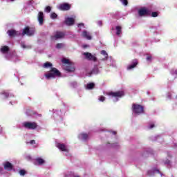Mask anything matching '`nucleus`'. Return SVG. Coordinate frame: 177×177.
Returning <instances> with one entry per match:
<instances>
[{
	"label": "nucleus",
	"instance_id": "nucleus-1",
	"mask_svg": "<svg viewBox=\"0 0 177 177\" xmlns=\"http://www.w3.org/2000/svg\"><path fill=\"white\" fill-rule=\"evenodd\" d=\"M7 34L11 38L13 37H19V35H21V37H24V35H28V37H32V35L35 34V29L34 28L26 27L23 30L21 33H20L19 31H16L15 29H11L7 31Z\"/></svg>",
	"mask_w": 177,
	"mask_h": 177
},
{
	"label": "nucleus",
	"instance_id": "nucleus-2",
	"mask_svg": "<svg viewBox=\"0 0 177 177\" xmlns=\"http://www.w3.org/2000/svg\"><path fill=\"white\" fill-rule=\"evenodd\" d=\"M0 52L8 60H12V62H17L19 60V57L16 55V53L12 54L8 46H2L0 48Z\"/></svg>",
	"mask_w": 177,
	"mask_h": 177
},
{
	"label": "nucleus",
	"instance_id": "nucleus-3",
	"mask_svg": "<svg viewBox=\"0 0 177 177\" xmlns=\"http://www.w3.org/2000/svg\"><path fill=\"white\" fill-rule=\"evenodd\" d=\"M44 76L46 80H52L53 78H59L62 77V73L57 68H51L49 71L44 74Z\"/></svg>",
	"mask_w": 177,
	"mask_h": 177
},
{
	"label": "nucleus",
	"instance_id": "nucleus-4",
	"mask_svg": "<svg viewBox=\"0 0 177 177\" xmlns=\"http://www.w3.org/2000/svg\"><path fill=\"white\" fill-rule=\"evenodd\" d=\"M63 63L64 69L68 73H74L75 71V66H74V63L71 62L70 59L64 58L62 59Z\"/></svg>",
	"mask_w": 177,
	"mask_h": 177
},
{
	"label": "nucleus",
	"instance_id": "nucleus-5",
	"mask_svg": "<svg viewBox=\"0 0 177 177\" xmlns=\"http://www.w3.org/2000/svg\"><path fill=\"white\" fill-rule=\"evenodd\" d=\"M108 96L111 97L113 102H118L122 96H124V91L110 92L107 93Z\"/></svg>",
	"mask_w": 177,
	"mask_h": 177
},
{
	"label": "nucleus",
	"instance_id": "nucleus-6",
	"mask_svg": "<svg viewBox=\"0 0 177 177\" xmlns=\"http://www.w3.org/2000/svg\"><path fill=\"white\" fill-rule=\"evenodd\" d=\"M132 110L134 114H143L145 113V108L143 106L138 104H133L132 105Z\"/></svg>",
	"mask_w": 177,
	"mask_h": 177
},
{
	"label": "nucleus",
	"instance_id": "nucleus-7",
	"mask_svg": "<svg viewBox=\"0 0 177 177\" xmlns=\"http://www.w3.org/2000/svg\"><path fill=\"white\" fill-rule=\"evenodd\" d=\"M53 117L55 120V121H58V122H60L63 121V117H64V111H62L60 110H53Z\"/></svg>",
	"mask_w": 177,
	"mask_h": 177
},
{
	"label": "nucleus",
	"instance_id": "nucleus-8",
	"mask_svg": "<svg viewBox=\"0 0 177 177\" xmlns=\"http://www.w3.org/2000/svg\"><path fill=\"white\" fill-rule=\"evenodd\" d=\"M151 12L150 10L147 7H142L138 10V15L140 17H145L146 16H149Z\"/></svg>",
	"mask_w": 177,
	"mask_h": 177
},
{
	"label": "nucleus",
	"instance_id": "nucleus-9",
	"mask_svg": "<svg viewBox=\"0 0 177 177\" xmlns=\"http://www.w3.org/2000/svg\"><path fill=\"white\" fill-rule=\"evenodd\" d=\"M85 59L90 60L91 62H97V55L96 53H83Z\"/></svg>",
	"mask_w": 177,
	"mask_h": 177
},
{
	"label": "nucleus",
	"instance_id": "nucleus-10",
	"mask_svg": "<svg viewBox=\"0 0 177 177\" xmlns=\"http://www.w3.org/2000/svg\"><path fill=\"white\" fill-rule=\"evenodd\" d=\"M22 126L26 129H35L38 127L35 122H24Z\"/></svg>",
	"mask_w": 177,
	"mask_h": 177
},
{
	"label": "nucleus",
	"instance_id": "nucleus-11",
	"mask_svg": "<svg viewBox=\"0 0 177 177\" xmlns=\"http://www.w3.org/2000/svg\"><path fill=\"white\" fill-rule=\"evenodd\" d=\"M66 34L63 32L57 31L55 32L52 36V41H57V39H62L64 37H65Z\"/></svg>",
	"mask_w": 177,
	"mask_h": 177
},
{
	"label": "nucleus",
	"instance_id": "nucleus-12",
	"mask_svg": "<svg viewBox=\"0 0 177 177\" xmlns=\"http://www.w3.org/2000/svg\"><path fill=\"white\" fill-rule=\"evenodd\" d=\"M56 147L61 150V151H64L65 156H68V146L63 143H57Z\"/></svg>",
	"mask_w": 177,
	"mask_h": 177
},
{
	"label": "nucleus",
	"instance_id": "nucleus-13",
	"mask_svg": "<svg viewBox=\"0 0 177 177\" xmlns=\"http://www.w3.org/2000/svg\"><path fill=\"white\" fill-rule=\"evenodd\" d=\"M100 54L101 56L98 59V62L100 63V62H106V63H107V62H109V59H110L109 57V54H107V52H106V50H102Z\"/></svg>",
	"mask_w": 177,
	"mask_h": 177
},
{
	"label": "nucleus",
	"instance_id": "nucleus-14",
	"mask_svg": "<svg viewBox=\"0 0 177 177\" xmlns=\"http://www.w3.org/2000/svg\"><path fill=\"white\" fill-rule=\"evenodd\" d=\"M57 8L59 10H70L71 9V5L68 3H62L58 5Z\"/></svg>",
	"mask_w": 177,
	"mask_h": 177
},
{
	"label": "nucleus",
	"instance_id": "nucleus-15",
	"mask_svg": "<svg viewBox=\"0 0 177 177\" xmlns=\"http://www.w3.org/2000/svg\"><path fill=\"white\" fill-rule=\"evenodd\" d=\"M136 66H138V59H133L131 63L127 66V71H132L133 68H136Z\"/></svg>",
	"mask_w": 177,
	"mask_h": 177
},
{
	"label": "nucleus",
	"instance_id": "nucleus-16",
	"mask_svg": "<svg viewBox=\"0 0 177 177\" xmlns=\"http://www.w3.org/2000/svg\"><path fill=\"white\" fill-rule=\"evenodd\" d=\"M156 174H160L161 175V176H162V174L160 171V170H158L157 169H152L147 171L148 176H154V175H156Z\"/></svg>",
	"mask_w": 177,
	"mask_h": 177
},
{
	"label": "nucleus",
	"instance_id": "nucleus-17",
	"mask_svg": "<svg viewBox=\"0 0 177 177\" xmlns=\"http://www.w3.org/2000/svg\"><path fill=\"white\" fill-rule=\"evenodd\" d=\"M82 37L83 38H85V39H88V41H91V39H92V35L90 33V32H88L87 30L82 31Z\"/></svg>",
	"mask_w": 177,
	"mask_h": 177
},
{
	"label": "nucleus",
	"instance_id": "nucleus-18",
	"mask_svg": "<svg viewBox=\"0 0 177 177\" xmlns=\"http://www.w3.org/2000/svg\"><path fill=\"white\" fill-rule=\"evenodd\" d=\"M4 169L6 171H12L13 169V165L8 161H6L3 163Z\"/></svg>",
	"mask_w": 177,
	"mask_h": 177
},
{
	"label": "nucleus",
	"instance_id": "nucleus-19",
	"mask_svg": "<svg viewBox=\"0 0 177 177\" xmlns=\"http://www.w3.org/2000/svg\"><path fill=\"white\" fill-rule=\"evenodd\" d=\"M46 161L45 159L42 158H37L35 159L34 164L35 165H44Z\"/></svg>",
	"mask_w": 177,
	"mask_h": 177
},
{
	"label": "nucleus",
	"instance_id": "nucleus-20",
	"mask_svg": "<svg viewBox=\"0 0 177 177\" xmlns=\"http://www.w3.org/2000/svg\"><path fill=\"white\" fill-rule=\"evenodd\" d=\"M75 21V19L74 18L66 17L65 18L64 23L65 24H66V26H73Z\"/></svg>",
	"mask_w": 177,
	"mask_h": 177
},
{
	"label": "nucleus",
	"instance_id": "nucleus-21",
	"mask_svg": "<svg viewBox=\"0 0 177 177\" xmlns=\"http://www.w3.org/2000/svg\"><path fill=\"white\" fill-rule=\"evenodd\" d=\"M37 20L39 21V24L42 26L44 24V12H39L37 15Z\"/></svg>",
	"mask_w": 177,
	"mask_h": 177
},
{
	"label": "nucleus",
	"instance_id": "nucleus-22",
	"mask_svg": "<svg viewBox=\"0 0 177 177\" xmlns=\"http://www.w3.org/2000/svg\"><path fill=\"white\" fill-rule=\"evenodd\" d=\"M108 66H110L111 67L115 68L117 67V64H115V60L109 58V61L106 62Z\"/></svg>",
	"mask_w": 177,
	"mask_h": 177
},
{
	"label": "nucleus",
	"instance_id": "nucleus-23",
	"mask_svg": "<svg viewBox=\"0 0 177 177\" xmlns=\"http://www.w3.org/2000/svg\"><path fill=\"white\" fill-rule=\"evenodd\" d=\"M89 136L86 133H81L79 134L78 138L80 140H86Z\"/></svg>",
	"mask_w": 177,
	"mask_h": 177
},
{
	"label": "nucleus",
	"instance_id": "nucleus-24",
	"mask_svg": "<svg viewBox=\"0 0 177 177\" xmlns=\"http://www.w3.org/2000/svg\"><path fill=\"white\" fill-rule=\"evenodd\" d=\"M1 95L3 99H6L8 97H14L15 95L12 93H9L8 91H3L1 92Z\"/></svg>",
	"mask_w": 177,
	"mask_h": 177
},
{
	"label": "nucleus",
	"instance_id": "nucleus-25",
	"mask_svg": "<svg viewBox=\"0 0 177 177\" xmlns=\"http://www.w3.org/2000/svg\"><path fill=\"white\" fill-rule=\"evenodd\" d=\"M43 67L44 68H50V70H51L52 68H53V65L52 64V63L47 62L43 64Z\"/></svg>",
	"mask_w": 177,
	"mask_h": 177
},
{
	"label": "nucleus",
	"instance_id": "nucleus-26",
	"mask_svg": "<svg viewBox=\"0 0 177 177\" xmlns=\"http://www.w3.org/2000/svg\"><path fill=\"white\" fill-rule=\"evenodd\" d=\"M116 30V35L120 37L122 32V28L120 26H118L115 27Z\"/></svg>",
	"mask_w": 177,
	"mask_h": 177
},
{
	"label": "nucleus",
	"instance_id": "nucleus-27",
	"mask_svg": "<svg viewBox=\"0 0 177 177\" xmlns=\"http://www.w3.org/2000/svg\"><path fill=\"white\" fill-rule=\"evenodd\" d=\"M99 73H100L99 67L97 66H95L93 70L91 71V74H99Z\"/></svg>",
	"mask_w": 177,
	"mask_h": 177
},
{
	"label": "nucleus",
	"instance_id": "nucleus-28",
	"mask_svg": "<svg viewBox=\"0 0 177 177\" xmlns=\"http://www.w3.org/2000/svg\"><path fill=\"white\" fill-rule=\"evenodd\" d=\"M20 45H21V48H22V49H31V46L26 45V44L24 42H21Z\"/></svg>",
	"mask_w": 177,
	"mask_h": 177
},
{
	"label": "nucleus",
	"instance_id": "nucleus-29",
	"mask_svg": "<svg viewBox=\"0 0 177 177\" xmlns=\"http://www.w3.org/2000/svg\"><path fill=\"white\" fill-rule=\"evenodd\" d=\"M27 145H32V146H33V147H38V144H37V142H35V140H32L28 142H26Z\"/></svg>",
	"mask_w": 177,
	"mask_h": 177
},
{
	"label": "nucleus",
	"instance_id": "nucleus-30",
	"mask_svg": "<svg viewBox=\"0 0 177 177\" xmlns=\"http://www.w3.org/2000/svg\"><path fill=\"white\" fill-rule=\"evenodd\" d=\"M24 158H25V160H26L27 161H31V160H32V158L31 157L30 154L28 153H25L24 155Z\"/></svg>",
	"mask_w": 177,
	"mask_h": 177
},
{
	"label": "nucleus",
	"instance_id": "nucleus-31",
	"mask_svg": "<svg viewBox=\"0 0 177 177\" xmlns=\"http://www.w3.org/2000/svg\"><path fill=\"white\" fill-rule=\"evenodd\" d=\"M86 89L91 90L95 88V83H88L86 86Z\"/></svg>",
	"mask_w": 177,
	"mask_h": 177
},
{
	"label": "nucleus",
	"instance_id": "nucleus-32",
	"mask_svg": "<svg viewBox=\"0 0 177 177\" xmlns=\"http://www.w3.org/2000/svg\"><path fill=\"white\" fill-rule=\"evenodd\" d=\"M164 164L168 165V167H172V159L171 160L168 159L165 160Z\"/></svg>",
	"mask_w": 177,
	"mask_h": 177
},
{
	"label": "nucleus",
	"instance_id": "nucleus-33",
	"mask_svg": "<svg viewBox=\"0 0 177 177\" xmlns=\"http://www.w3.org/2000/svg\"><path fill=\"white\" fill-rule=\"evenodd\" d=\"M69 85L71 88H77V86H78V83H77V82H72Z\"/></svg>",
	"mask_w": 177,
	"mask_h": 177
},
{
	"label": "nucleus",
	"instance_id": "nucleus-34",
	"mask_svg": "<svg viewBox=\"0 0 177 177\" xmlns=\"http://www.w3.org/2000/svg\"><path fill=\"white\" fill-rule=\"evenodd\" d=\"M64 48V44L60 43V44H57L56 45V48H57V49H62V48Z\"/></svg>",
	"mask_w": 177,
	"mask_h": 177
},
{
	"label": "nucleus",
	"instance_id": "nucleus-35",
	"mask_svg": "<svg viewBox=\"0 0 177 177\" xmlns=\"http://www.w3.org/2000/svg\"><path fill=\"white\" fill-rule=\"evenodd\" d=\"M50 19H55L57 18V14L52 12L50 15Z\"/></svg>",
	"mask_w": 177,
	"mask_h": 177
},
{
	"label": "nucleus",
	"instance_id": "nucleus-36",
	"mask_svg": "<svg viewBox=\"0 0 177 177\" xmlns=\"http://www.w3.org/2000/svg\"><path fill=\"white\" fill-rule=\"evenodd\" d=\"M121 3L124 5V6H127L128 5V0H120Z\"/></svg>",
	"mask_w": 177,
	"mask_h": 177
},
{
	"label": "nucleus",
	"instance_id": "nucleus-37",
	"mask_svg": "<svg viewBox=\"0 0 177 177\" xmlns=\"http://www.w3.org/2000/svg\"><path fill=\"white\" fill-rule=\"evenodd\" d=\"M77 27L79 28V31L81 30V28H85V25L82 23H80L77 25Z\"/></svg>",
	"mask_w": 177,
	"mask_h": 177
},
{
	"label": "nucleus",
	"instance_id": "nucleus-38",
	"mask_svg": "<svg viewBox=\"0 0 177 177\" xmlns=\"http://www.w3.org/2000/svg\"><path fill=\"white\" fill-rule=\"evenodd\" d=\"M98 100L99 102H104V100H106V97H104L103 95H101L98 97Z\"/></svg>",
	"mask_w": 177,
	"mask_h": 177
},
{
	"label": "nucleus",
	"instance_id": "nucleus-39",
	"mask_svg": "<svg viewBox=\"0 0 177 177\" xmlns=\"http://www.w3.org/2000/svg\"><path fill=\"white\" fill-rule=\"evenodd\" d=\"M170 73L171 75H177V69H172Z\"/></svg>",
	"mask_w": 177,
	"mask_h": 177
},
{
	"label": "nucleus",
	"instance_id": "nucleus-40",
	"mask_svg": "<svg viewBox=\"0 0 177 177\" xmlns=\"http://www.w3.org/2000/svg\"><path fill=\"white\" fill-rule=\"evenodd\" d=\"M44 10L47 13H50V12L52 10V8H50V6H47V7H46Z\"/></svg>",
	"mask_w": 177,
	"mask_h": 177
},
{
	"label": "nucleus",
	"instance_id": "nucleus-41",
	"mask_svg": "<svg viewBox=\"0 0 177 177\" xmlns=\"http://www.w3.org/2000/svg\"><path fill=\"white\" fill-rule=\"evenodd\" d=\"M151 17H158V12H153L151 15Z\"/></svg>",
	"mask_w": 177,
	"mask_h": 177
},
{
	"label": "nucleus",
	"instance_id": "nucleus-42",
	"mask_svg": "<svg viewBox=\"0 0 177 177\" xmlns=\"http://www.w3.org/2000/svg\"><path fill=\"white\" fill-rule=\"evenodd\" d=\"M174 95H175V93H168L167 96L168 99H171L172 97H174Z\"/></svg>",
	"mask_w": 177,
	"mask_h": 177
},
{
	"label": "nucleus",
	"instance_id": "nucleus-43",
	"mask_svg": "<svg viewBox=\"0 0 177 177\" xmlns=\"http://www.w3.org/2000/svg\"><path fill=\"white\" fill-rule=\"evenodd\" d=\"M19 174H20L21 176H24L26 175V170H24V169L20 170V171H19Z\"/></svg>",
	"mask_w": 177,
	"mask_h": 177
},
{
	"label": "nucleus",
	"instance_id": "nucleus-44",
	"mask_svg": "<svg viewBox=\"0 0 177 177\" xmlns=\"http://www.w3.org/2000/svg\"><path fill=\"white\" fill-rule=\"evenodd\" d=\"M152 59H153V57H151V55H147V62H151Z\"/></svg>",
	"mask_w": 177,
	"mask_h": 177
},
{
	"label": "nucleus",
	"instance_id": "nucleus-45",
	"mask_svg": "<svg viewBox=\"0 0 177 177\" xmlns=\"http://www.w3.org/2000/svg\"><path fill=\"white\" fill-rule=\"evenodd\" d=\"M154 124H153V123H151V124H149V126H148V128H149V129H153V128H154Z\"/></svg>",
	"mask_w": 177,
	"mask_h": 177
},
{
	"label": "nucleus",
	"instance_id": "nucleus-46",
	"mask_svg": "<svg viewBox=\"0 0 177 177\" xmlns=\"http://www.w3.org/2000/svg\"><path fill=\"white\" fill-rule=\"evenodd\" d=\"M97 26H99L100 27H101V26L103 24V22H102V21H98L97 22Z\"/></svg>",
	"mask_w": 177,
	"mask_h": 177
},
{
	"label": "nucleus",
	"instance_id": "nucleus-47",
	"mask_svg": "<svg viewBox=\"0 0 177 177\" xmlns=\"http://www.w3.org/2000/svg\"><path fill=\"white\" fill-rule=\"evenodd\" d=\"M168 158H172V153L171 152L167 153Z\"/></svg>",
	"mask_w": 177,
	"mask_h": 177
},
{
	"label": "nucleus",
	"instance_id": "nucleus-48",
	"mask_svg": "<svg viewBox=\"0 0 177 177\" xmlns=\"http://www.w3.org/2000/svg\"><path fill=\"white\" fill-rule=\"evenodd\" d=\"M3 133V128L0 127V134Z\"/></svg>",
	"mask_w": 177,
	"mask_h": 177
},
{
	"label": "nucleus",
	"instance_id": "nucleus-49",
	"mask_svg": "<svg viewBox=\"0 0 177 177\" xmlns=\"http://www.w3.org/2000/svg\"><path fill=\"white\" fill-rule=\"evenodd\" d=\"M6 1V2H15V0H3Z\"/></svg>",
	"mask_w": 177,
	"mask_h": 177
},
{
	"label": "nucleus",
	"instance_id": "nucleus-50",
	"mask_svg": "<svg viewBox=\"0 0 177 177\" xmlns=\"http://www.w3.org/2000/svg\"><path fill=\"white\" fill-rule=\"evenodd\" d=\"M113 135H115L116 132L115 131H112Z\"/></svg>",
	"mask_w": 177,
	"mask_h": 177
},
{
	"label": "nucleus",
	"instance_id": "nucleus-51",
	"mask_svg": "<svg viewBox=\"0 0 177 177\" xmlns=\"http://www.w3.org/2000/svg\"><path fill=\"white\" fill-rule=\"evenodd\" d=\"M111 147H114V145L111 144Z\"/></svg>",
	"mask_w": 177,
	"mask_h": 177
},
{
	"label": "nucleus",
	"instance_id": "nucleus-52",
	"mask_svg": "<svg viewBox=\"0 0 177 177\" xmlns=\"http://www.w3.org/2000/svg\"><path fill=\"white\" fill-rule=\"evenodd\" d=\"M10 104H13V103L12 102V101L10 102Z\"/></svg>",
	"mask_w": 177,
	"mask_h": 177
},
{
	"label": "nucleus",
	"instance_id": "nucleus-53",
	"mask_svg": "<svg viewBox=\"0 0 177 177\" xmlns=\"http://www.w3.org/2000/svg\"><path fill=\"white\" fill-rule=\"evenodd\" d=\"M175 99H177V95H176Z\"/></svg>",
	"mask_w": 177,
	"mask_h": 177
},
{
	"label": "nucleus",
	"instance_id": "nucleus-54",
	"mask_svg": "<svg viewBox=\"0 0 177 177\" xmlns=\"http://www.w3.org/2000/svg\"><path fill=\"white\" fill-rule=\"evenodd\" d=\"M84 48H86V46H84Z\"/></svg>",
	"mask_w": 177,
	"mask_h": 177
}]
</instances>
